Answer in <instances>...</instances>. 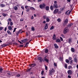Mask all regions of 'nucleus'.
<instances>
[{"label": "nucleus", "instance_id": "obj_1", "mask_svg": "<svg viewBox=\"0 0 78 78\" xmlns=\"http://www.w3.org/2000/svg\"><path fill=\"white\" fill-rule=\"evenodd\" d=\"M55 72V70L54 68H52L49 70V75H53V73Z\"/></svg>", "mask_w": 78, "mask_h": 78}, {"label": "nucleus", "instance_id": "obj_2", "mask_svg": "<svg viewBox=\"0 0 78 78\" xmlns=\"http://www.w3.org/2000/svg\"><path fill=\"white\" fill-rule=\"evenodd\" d=\"M11 18H9L7 20L8 25L9 24V22H10V26H12V25H13V23H12V22H11Z\"/></svg>", "mask_w": 78, "mask_h": 78}, {"label": "nucleus", "instance_id": "obj_3", "mask_svg": "<svg viewBox=\"0 0 78 78\" xmlns=\"http://www.w3.org/2000/svg\"><path fill=\"white\" fill-rule=\"evenodd\" d=\"M69 30V28L67 27L65 28L63 31L64 34H66V33H68Z\"/></svg>", "mask_w": 78, "mask_h": 78}, {"label": "nucleus", "instance_id": "obj_4", "mask_svg": "<svg viewBox=\"0 0 78 78\" xmlns=\"http://www.w3.org/2000/svg\"><path fill=\"white\" fill-rule=\"evenodd\" d=\"M45 5L44 4H41L40 5V8L41 9H42L43 8H45Z\"/></svg>", "mask_w": 78, "mask_h": 78}, {"label": "nucleus", "instance_id": "obj_5", "mask_svg": "<svg viewBox=\"0 0 78 78\" xmlns=\"http://www.w3.org/2000/svg\"><path fill=\"white\" fill-rule=\"evenodd\" d=\"M68 19H66V20H65V21H64V23H63V26H65L67 23L68 22Z\"/></svg>", "mask_w": 78, "mask_h": 78}, {"label": "nucleus", "instance_id": "obj_6", "mask_svg": "<svg viewBox=\"0 0 78 78\" xmlns=\"http://www.w3.org/2000/svg\"><path fill=\"white\" fill-rule=\"evenodd\" d=\"M58 11H59V9H56L54 10L53 12L54 14H56L57 13H58Z\"/></svg>", "mask_w": 78, "mask_h": 78}, {"label": "nucleus", "instance_id": "obj_7", "mask_svg": "<svg viewBox=\"0 0 78 78\" xmlns=\"http://www.w3.org/2000/svg\"><path fill=\"white\" fill-rule=\"evenodd\" d=\"M58 5L56 4H53V8L55 9L56 8H58Z\"/></svg>", "mask_w": 78, "mask_h": 78}, {"label": "nucleus", "instance_id": "obj_8", "mask_svg": "<svg viewBox=\"0 0 78 78\" xmlns=\"http://www.w3.org/2000/svg\"><path fill=\"white\" fill-rule=\"evenodd\" d=\"M72 38H69L67 40V41H68V42L69 43H70L71 42H72Z\"/></svg>", "mask_w": 78, "mask_h": 78}, {"label": "nucleus", "instance_id": "obj_9", "mask_svg": "<svg viewBox=\"0 0 78 78\" xmlns=\"http://www.w3.org/2000/svg\"><path fill=\"white\" fill-rule=\"evenodd\" d=\"M48 28V24L46 23L44 26V29L47 30Z\"/></svg>", "mask_w": 78, "mask_h": 78}, {"label": "nucleus", "instance_id": "obj_10", "mask_svg": "<svg viewBox=\"0 0 78 78\" xmlns=\"http://www.w3.org/2000/svg\"><path fill=\"white\" fill-rule=\"evenodd\" d=\"M36 66V64H35L34 63L31 64L30 65V67H34Z\"/></svg>", "mask_w": 78, "mask_h": 78}, {"label": "nucleus", "instance_id": "obj_11", "mask_svg": "<svg viewBox=\"0 0 78 78\" xmlns=\"http://www.w3.org/2000/svg\"><path fill=\"white\" fill-rule=\"evenodd\" d=\"M68 73L69 75H71V74L72 73V71H70V70H69L68 71Z\"/></svg>", "mask_w": 78, "mask_h": 78}, {"label": "nucleus", "instance_id": "obj_12", "mask_svg": "<svg viewBox=\"0 0 78 78\" xmlns=\"http://www.w3.org/2000/svg\"><path fill=\"white\" fill-rule=\"evenodd\" d=\"M27 41H28V39H26L22 40V42H25Z\"/></svg>", "mask_w": 78, "mask_h": 78}, {"label": "nucleus", "instance_id": "obj_13", "mask_svg": "<svg viewBox=\"0 0 78 78\" xmlns=\"http://www.w3.org/2000/svg\"><path fill=\"white\" fill-rule=\"evenodd\" d=\"M8 29L9 30H12V27L10 26H8Z\"/></svg>", "mask_w": 78, "mask_h": 78}, {"label": "nucleus", "instance_id": "obj_14", "mask_svg": "<svg viewBox=\"0 0 78 78\" xmlns=\"http://www.w3.org/2000/svg\"><path fill=\"white\" fill-rule=\"evenodd\" d=\"M8 44H3L2 45L1 47H6V46H8Z\"/></svg>", "mask_w": 78, "mask_h": 78}, {"label": "nucleus", "instance_id": "obj_15", "mask_svg": "<svg viewBox=\"0 0 78 78\" xmlns=\"http://www.w3.org/2000/svg\"><path fill=\"white\" fill-rule=\"evenodd\" d=\"M54 45L55 47V48H58V46L57 45V44H54Z\"/></svg>", "mask_w": 78, "mask_h": 78}, {"label": "nucleus", "instance_id": "obj_16", "mask_svg": "<svg viewBox=\"0 0 78 78\" xmlns=\"http://www.w3.org/2000/svg\"><path fill=\"white\" fill-rule=\"evenodd\" d=\"M46 22H50V19L48 18L47 17L46 19Z\"/></svg>", "mask_w": 78, "mask_h": 78}, {"label": "nucleus", "instance_id": "obj_17", "mask_svg": "<svg viewBox=\"0 0 78 78\" xmlns=\"http://www.w3.org/2000/svg\"><path fill=\"white\" fill-rule=\"evenodd\" d=\"M0 7H1L2 8H3V7H5V5L2 4L0 5Z\"/></svg>", "mask_w": 78, "mask_h": 78}, {"label": "nucleus", "instance_id": "obj_18", "mask_svg": "<svg viewBox=\"0 0 78 78\" xmlns=\"http://www.w3.org/2000/svg\"><path fill=\"white\" fill-rule=\"evenodd\" d=\"M70 13V11H69V10L67 11L66 12V14L67 15H69V14Z\"/></svg>", "mask_w": 78, "mask_h": 78}, {"label": "nucleus", "instance_id": "obj_19", "mask_svg": "<svg viewBox=\"0 0 78 78\" xmlns=\"http://www.w3.org/2000/svg\"><path fill=\"white\" fill-rule=\"evenodd\" d=\"M38 60H40V62H41L42 61V58L39 57L38 58Z\"/></svg>", "mask_w": 78, "mask_h": 78}, {"label": "nucleus", "instance_id": "obj_20", "mask_svg": "<svg viewBox=\"0 0 78 78\" xmlns=\"http://www.w3.org/2000/svg\"><path fill=\"white\" fill-rule=\"evenodd\" d=\"M53 40L55 39H56V35L55 34H54L53 36Z\"/></svg>", "mask_w": 78, "mask_h": 78}, {"label": "nucleus", "instance_id": "obj_21", "mask_svg": "<svg viewBox=\"0 0 78 78\" xmlns=\"http://www.w3.org/2000/svg\"><path fill=\"white\" fill-rule=\"evenodd\" d=\"M46 10H47V11L49 9V7L48 6H46L45 8Z\"/></svg>", "mask_w": 78, "mask_h": 78}, {"label": "nucleus", "instance_id": "obj_22", "mask_svg": "<svg viewBox=\"0 0 78 78\" xmlns=\"http://www.w3.org/2000/svg\"><path fill=\"white\" fill-rule=\"evenodd\" d=\"M73 25V23H70L68 24V27H72Z\"/></svg>", "mask_w": 78, "mask_h": 78}, {"label": "nucleus", "instance_id": "obj_23", "mask_svg": "<svg viewBox=\"0 0 78 78\" xmlns=\"http://www.w3.org/2000/svg\"><path fill=\"white\" fill-rule=\"evenodd\" d=\"M71 50L72 52H75V50L73 48H72Z\"/></svg>", "mask_w": 78, "mask_h": 78}, {"label": "nucleus", "instance_id": "obj_24", "mask_svg": "<svg viewBox=\"0 0 78 78\" xmlns=\"http://www.w3.org/2000/svg\"><path fill=\"white\" fill-rule=\"evenodd\" d=\"M57 21L58 22H60L61 21V20L60 18H58L57 20Z\"/></svg>", "mask_w": 78, "mask_h": 78}, {"label": "nucleus", "instance_id": "obj_25", "mask_svg": "<svg viewBox=\"0 0 78 78\" xmlns=\"http://www.w3.org/2000/svg\"><path fill=\"white\" fill-rule=\"evenodd\" d=\"M30 9L31 10H33V11H34V10H35L34 8V7H31L30 8Z\"/></svg>", "mask_w": 78, "mask_h": 78}, {"label": "nucleus", "instance_id": "obj_26", "mask_svg": "<svg viewBox=\"0 0 78 78\" xmlns=\"http://www.w3.org/2000/svg\"><path fill=\"white\" fill-rule=\"evenodd\" d=\"M73 60H71L70 62H69V64H71V65H72V64H73Z\"/></svg>", "mask_w": 78, "mask_h": 78}, {"label": "nucleus", "instance_id": "obj_27", "mask_svg": "<svg viewBox=\"0 0 78 78\" xmlns=\"http://www.w3.org/2000/svg\"><path fill=\"white\" fill-rule=\"evenodd\" d=\"M54 66L55 67H57V63H56L54 62Z\"/></svg>", "mask_w": 78, "mask_h": 78}, {"label": "nucleus", "instance_id": "obj_28", "mask_svg": "<svg viewBox=\"0 0 78 78\" xmlns=\"http://www.w3.org/2000/svg\"><path fill=\"white\" fill-rule=\"evenodd\" d=\"M56 42H61V41L60 40L58 39L56 40Z\"/></svg>", "mask_w": 78, "mask_h": 78}, {"label": "nucleus", "instance_id": "obj_29", "mask_svg": "<svg viewBox=\"0 0 78 78\" xmlns=\"http://www.w3.org/2000/svg\"><path fill=\"white\" fill-rule=\"evenodd\" d=\"M68 69H72V66H69L68 67Z\"/></svg>", "mask_w": 78, "mask_h": 78}, {"label": "nucleus", "instance_id": "obj_30", "mask_svg": "<svg viewBox=\"0 0 78 78\" xmlns=\"http://www.w3.org/2000/svg\"><path fill=\"white\" fill-rule=\"evenodd\" d=\"M44 60H45V61H46V62H48V61H49L48 60V59H47V58L44 59Z\"/></svg>", "mask_w": 78, "mask_h": 78}, {"label": "nucleus", "instance_id": "obj_31", "mask_svg": "<svg viewBox=\"0 0 78 78\" xmlns=\"http://www.w3.org/2000/svg\"><path fill=\"white\" fill-rule=\"evenodd\" d=\"M28 44H29V42H27L26 44V45L25 46V47H28Z\"/></svg>", "mask_w": 78, "mask_h": 78}, {"label": "nucleus", "instance_id": "obj_32", "mask_svg": "<svg viewBox=\"0 0 78 78\" xmlns=\"http://www.w3.org/2000/svg\"><path fill=\"white\" fill-rule=\"evenodd\" d=\"M7 33H8L9 34H11V33L10 32L9 30H8L7 31Z\"/></svg>", "mask_w": 78, "mask_h": 78}, {"label": "nucleus", "instance_id": "obj_33", "mask_svg": "<svg viewBox=\"0 0 78 78\" xmlns=\"http://www.w3.org/2000/svg\"><path fill=\"white\" fill-rule=\"evenodd\" d=\"M48 49H46L45 51V53H48Z\"/></svg>", "mask_w": 78, "mask_h": 78}, {"label": "nucleus", "instance_id": "obj_34", "mask_svg": "<svg viewBox=\"0 0 78 78\" xmlns=\"http://www.w3.org/2000/svg\"><path fill=\"white\" fill-rule=\"evenodd\" d=\"M14 9L15 10H17V7L16 6H15V7H14Z\"/></svg>", "mask_w": 78, "mask_h": 78}, {"label": "nucleus", "instance_id": "obj_35", "mask_svg": "<svg viewBox=\"0 0 78 78\" xmlns=\"http://www.w3.org/2000/svg\"><path fill=\"white\" fill-rule=\"evenodd\" d=\"M44 66L45 67V69L46 70H47V69H48L47 66H46V65H44Z\"/></svg>", "mask_w": 78, "mask_h": 78}, {"label": "nucleus", "instance_id": "obj_36", "mask_svg": "<svg viewBox=\"0 0 78 78\" xmlns=\"http://www.w3.org/2000/svg\"><path fill=\"white\" fill-rule=\"evenodd\" d=\"M53 28H54V27H53V26H52L50 28V30H53Z\"/></svg>", "mask_w": 78, "mask_h": 78}, {"label": "nucleus", "instance_id": "obj_37", "mask_svg": "<svg viewBox=\"0 0 78 78\" xmlns=\"http://www.w3.org/2000/svg\"><path fill=\"white\" fill-rule=\"evenodd\" d=\"M31 30L32 31H34V30H35L34 28V27H32Z\"/></svg>", "mask_w": 78, "mask_h": 78}, {"label": "nucleus", "instance_id": "obj_38", "mask_svg": "<svg viewBox=\"0 0 78 78\" xmlns=\"http://www.w3.org/2000/svg\"><path fill=\"white\" fill-rule=\"evenodd\" d=\"M66 62H67V63H68V62H69V61L68 59H66Z\"/></svg>", "mask_w": 78, "mask_h": 78}, {"label": "nucleus", "instance_id": "obj_39", "mask_svg": "<svg viewBox=\"0 0 78 78\" xmlns=\"http://www.w3.org/2000/svg\"><path fill=\"white\" fill-rule=\"evenodd\" d=\"M44 71H41V74L42 75H44Z\"/></svg>", "mask_w": 78, "mask_h": 78}, {"label": "nucleus", "instance_id": "obj_40", "mask_svg": "<svg viewBox=\"0 0 78 78\" xmlns=\"http://www.w3.org/2000/svg\"><path fill=\"white\" fill-rule=\"evenodd\" d=\"M50 9H53V6L52 5H51L50 7Z\"/></svg>", "mask_w": 78, "mask_h": 78}, {"label": "nucleus", "instance_id": "obj_41", "mask_svg": "<svg viewBox=\"0 0 78 78\" xmlns=\"http://www.w3.org/2000/svg\"><path fill=\"white\" fill-rule=\"evenodd\" d=\"M2 70H3V69L2 68H0V72L1 73H2Z\"/></svg>", "mask_w": 78, "mask_h": 78}, {"label": "nucleus", "instance_id": "obj_42", "mask_svg": "<svg viewBox=\"0 0 78 78\" xmlns=\"http://www.w3.org/2000/svg\"><path fill=\"white\" fill-rule=\"evenodd\" d=\"M64 67L65 68H67V64H65V65Z\"/></svg>", "mask_w": 78, "mask_h": 78}, {"label": "nucleus", "instance_id": "obj_43", "mask_svg": "<svg viewBox=\"0 0 78 78\" xmlns=\"http://www.w3.org/2000/svg\"><path fill=\"white\" fill-rule=\"evenodd\" d=\"M16 29H17V28H15L14 29V30L13 31V33H14V32H15L16 31Z\"/></svg>", "mask_w": 78, "mask_h": 78}, {"label": "nucleus", "instance_id": "obj_44", "mask_svg": "<svg viewBox=\"0 0 78 78\" xmlns=\"http://www.w3.org/2000/svg\"><path fill=\"white\" fill-rule=\"evenodd\" d=\"M20 76V74H18L16 75V76L17 77H19V76Z\"/></svg>", "mask_w": 78, "mask_h": 78}, {"label": "nucleus", "instance_id": "obj_45", "mask_svg": "<svg viewBox=\"0 0 78 78\" xmlns=\"http://www.w3.org/2000/svg\"><path fill=\"white\" fill-rule=\"evenodd\" d=\"M3 27H0V30L2 31V30H3Z\"/></svg>", "mask_w": 78, "mask_h": 78}, {"label": "nucleus", "instance_id": "obj_46", "mask_svg": "<svg viewBox=\"0 0 78 78\" xmlns=\"http://www.w3.org/2000/svg\"><path fill=\"white\" fill-rule=\"evenodd\" d=\"M61 36H62V37L63 38H64V37H65V36L63 34H62L61 35Z\"/></svg>", "mask_w": 78, "mask_h": 78}, {"label": "nucleus", "instance_id": "obj_47", "mask_svg": "<svg viewBox=\"0 0 78 78\" xmlns=\"http://www.w3.org/2000/svg\"><path fill=\"white\" fill-rule=\"evenodd\" d=\"M60 38L61 41H63V39H62V38L61 37H60Z\"/></svg>", "mask_w": 78, "mask_h": 78}, {"label": "nucleus", "instance_id": "obj_48", "mask_svg": "<svg viewBox=\"0 0 78 78\" xmlns=\"http://www.w3.org/2000/svg\"><path fill=\"white\" fill-rule=\"evenodd\" d=\"M2 15L4 16V17H6V14H5V13H3L2 14Z\"/></svg>", "mask_w": 78, "mask_h": 78}, {"label": "nucleus", "instance_id": "obj_49", "mask_svg": "<svg viewBox=\"0 0 78 78\" xmlns=\"http://www.w3.org/2000/svg\"><path fill=\"white\" fill-rule=\"evenodd\" d=\"M69 61H70L71 60H72V58H71V57H69Z\"/></svg>", "mask_w": 78, "mask_h": 78}, {"label": "nucleus", "instance_id": "obj_50", "mask_svg": "<svg viewBox=\"0 0 78 78\" xmlns=\"http://www.w3.org/2000/svg\"><path fill=\"white\" fill-rule=\"evenodd\" d=\"M28 8V6L26 5L25 6V8L26 9H27Z\"/></svg>", "mask_w": 78, "mask_h": 78}, {"label": "nucleus", "instance_id": "obj_51", "mask_svg": "<svg viewBox=\"0 0 78 78\" xmlns=\"http://www.w3.org/2000/svg\"><path fill=\"white\" fill-rule=\"evenodd\" d=\"M23 19L21 18V19H20V21L21 22H22V21H23Z\"/></svg>", "mask_w": 78, "mask_h": 78}, {"label": "nucleus", "instance_id": "obj_52", "mask_svg": "<svg viewBox=\"0 0 78 78\" xmlns=\"http://www.w3.org/2000/svg\"><path fill=\"white\" fill-rule=\"evenodd\" d=\"M43 19H46V16H43Z\"/></svg>", "mask_w": 78, "mask_h": 78}, {"label": "nucleus", "instance_id": "obj_53", "mask_svg": "<svg viewBox=\"0 0 78 78\" xmlns=\"http://www.w3.org/2000/svg\"><path fill=\"white\" fill-rule=\"evenodd\" d=\"M54 2V3H55L54 4H57V1H55Z\"/></svg>", "mask_w": 78, "mask_h": 78}, {"label": "nucleus", "instance_id": "obj_54", "mask_svg": "<svg viewBox=\"0 0 78 78\" xmlns=\"http://www.w3.org/2000/svg\"><path fill=\"white\" fill-rule=\"evenodd\" d=\"M61 12V11H59L58 12V13L59 14H60V13H61V12Z\"/></svg>", "mask_w": 78, "mask_h": 78}, {"label": "nucleus", "instance_id": "obj_55", "mask_svg": "<svg viewBox=\"0 0 78 78\" xmlns=\"http://www.w3.org/2000/svg\"><path fill=\"white\" fill-rule=\"evenodd\" d=\"M7 27H5V31H6V29H7Z\"/></svg>", "mask_w": 78, "mask_h": 78}, {"label": "nucleus", "instance_id": "obj_56", "mask_svg": "<svg viewBox=\"0 0 78 78\" xmlns=\"http://www.w3.org/2000/svg\"><path fill=\"white\" fill-rule=\"evenodd\" d=\"M34 19V17H33V16H32V17H31V19Z\"/></svg>", "mask_w": 78, "mask_h": 78}, {"label": "nucleus", "instance_id": "obj_57", "mask_svg": "<svg viewBox=\"0 0 78 78\" xmlns=\"http://www.w3.org/2000/svg\"><path fill=\"white\" fill-rule=\"evenodd\" d=\"M37 37H42V36H41V35H39V36H37Z\"/></svg>", "mask_w": 78, "mask_h": 78}, {"label": "nucleus", "instance_id": "obj_58", "mask_svg": "<svg viewBox=\"0 0 78 78\" xmlns=\"http://www.w3.org/2000/svg\"><path fill=\"white\" fill-rule=\"evenodd\" d=\"M43 23H46V21H44L43 22Z\"/></svg>", "mask_w": 78, "mask_h": 78}, {"label": "nucleus", "instance_id": "obj_59", "mask_svg": "<svg viewBox=\"0 0 78 78\" xmlns=\"http://www.w3.org/2000/svg\"><path fill=\"white\" fill-rule=\"evenodd\" d=\"M31 68L29 69H28L27 71H30V70H31Z\"/></svg>", "mask_w": 78, "mask_h": 78}, {"label": "nucleus", "instance_id": "obj_60", "mask_svg": "<svg viewBox=\"0 0 78 78\" xmlns=\"http://www.w3.org/2000/svg\"><path fill=\"white\" fill-rule=\"evenodd\" d=\"M68 2H70V0H67Z\"/></svg>", "mask_w": 78, "mask_h": 78}, {"label": "nucleus", "instance_id": "obj_61", "mask_svg": "<svg viewBox=\"0 0 78 78\" xmlns=\"http://www.w3.org/2000/svg\"><path fill=\"white\" fill-rule=\"evenodd\" d=\"M42 1V0H38V2H41Z\"/></svg>", "mask_w": 78, "mask_h": 78}, {"label": "nucleus", "instance_id": "obj_62", "mask_svg": "<svg viewBox=\"0 0 78 78\" xmlns=\"http://www.w3.org/2000/svg\"><path fill=\"white\" fill-rule=\"evenodd\" d=\"M68 77L69 78H71V76H69V75H68Z\"/></svg>", "mask_w": 78, "mask_h": 78}, {"label": "nucleus", "instance_id": "obj_63", "mask_svg": "<svg viewBox=\"0 0 78 78\" xmlns=\"http://www.w3.org/2000/svg\"><path fill=\"white\" fill-rule=\"evenodd\" d=\"M21 8L22 9H23V10L24 9V8L23 6L21 7Z\"/></svg>", "mask_w": 78, "mask_h": 78}, {"label": "nucleus", "instance_id": "obj_64", "mask_svg": "<svg viewBox=\"0 0 78 78\" xmlns=\"http://www.w3.org/2000/svg\"><path fill=\"white\" fill-rule=\"evenodd\" d=\"M26 11H27V12H28V11H29V9L26 10Z\"/></svg>", "mask_w": 78, "mask_h": 78}]
</instances>
